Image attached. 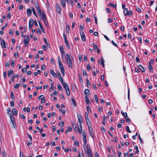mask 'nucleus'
Returning <instances> with one entry per match:
<instances>
[{
	"label": "nucleus",
	"mask_w": 157,
	"mask_h": 157,
	"mask_svg": "<svg viewBox=\"0 0 157 157\" xmlns=\"http://www.w3.org/2000/svg\"><path fill=\"white\" fill-rule=\"evenodd\" d=\"M66 90V94H67V95L68 96H69L70 95V92L69 88L68 89H67V90Z\"/></svg>",
	"instance_id": "473e14b6"
},
{
	"label": "nucleus",
	"mask_w": 157,
	"mask_h": 157,
	"mask_svg": "<svg viewBox=\"0 0 157 157\" xmlns=\"http://www.w3.org/2000/svg\"><path fill=\"white\" fill-rule=\"evenodd\" d=\"M148 69H149V71L152 72L153 70V67L151 65V62L149 63Z\"/></svg>",
	"instance_id": "dca6fc26"
},
{
	"label": "nucleus",
	"mask_w": 157,
	"mask_h": 157,
	"mask_svg": "<svg viewBox=\"0 0 157 157\" xmlns=\"http://www.w3.org/2000/svg\"><path fill=\"white\" fill-rule=\"evenodd\" d=\"M83 147L84 151L86 153V152L91 151L89 145L88 144H86V145L84 144Z\"/></svg>",
	"instance_id": "f03ea898"
},
{
	"label": "nucleus",
	"mask_w": 157,
	"mask_h": 157,
	"mask_svg": "<svg viewBox=\"0 0 157 157\" xmlns=\"http://www.w3.org/2000/svg\"><path fill=\"white\" fill-rule=\"evenodd\" d=\"M80 34L81 36L82 40L83 41H85L86 37L83 32L82 31H80Z\"/></svg>",
	"instance_id": "0eeeda50"
},
{
	"label": "nucleus",
	"mask_w": 157,
	"mask_h": 157,
	"mask_svg": "<svg viewBox=\"0 0 157 157\" xmlns=\"http://www.w3.org/2000/svg\"><path fill=\"white\" fill-rule=\"evenodd\" d=\"M14 73V72L13 70H10L8 71V76L9 77H10L11 75H13Z\"/></svg>",
	"instance_id": "9d476101"
},
{
	"label": "nucleus",
	"mask_w": 157,
	"mask_h": 157,
	"mask_svg": "<svg viewBox=\"0 0 157 157\" xmlns=\"http://www.w3.org/2000/svg\"><path fill=\"white\" fill-rule=\"evenodd\" d=\"M36 10L37 12L38 13V14H41V13H42V12H41L40 7H37V8H36Z\"/></svg>",
	"instance_id": "5701e85b"
},
{
	"label": "nucleus",
	"mask_w": 157,
	"mask_h": 157,
	"mask_svg": "<svg viewBox=\"0 0 157 157\" xmlns=\"http://www.w3.org/2000/svg\"><path fill=\"white\" fill-rule=\"evenodd\" d=\"M126 129L128 132L129 133H131V131L130 130L129 127L128 126H127L126 127Z\"/></svg>",
	"instance_id": "603ef678"
},
{
	"label": "nucleus",
	"mask_w": 157,
	"mask_h": 157,
	"mask_svg": "<svg viewBox=\"0 0 157 157\" xmlns=\"http://www.w3.org/2000/svg\"><path fill=\"white\" fill-rule=\"evenodd\" d=\"M101 60H99V63L101 65H102L103 67H104L105 65L104 63V60L103 59V57H101Z\"/></svg>",
	"instance_id": "4468645a"
},
{
	"label": "nucleus",
	"mask_w": 157,
	"mask_h": 157,
	"mask_svg": "<svg viewBox=\"0 0 157 157\" xmlns=\"http://www.w3.org/2000/svg\"><path fill=\"white\" fill-rule=\"evenodd\" d=\"M20 86V84L19 83H17L14 86V87L16 89H17Z\"/></svg>",
	"instance_id": "58836bf2"
},
{
	"label": "nucleus",
	"mask_w": 157,
	"mask_h": 157,
	"mask_svg": "<svg viewBox=\"0 0 157 157\" xmlns=\"http://www.w3.org/2000/svg\"><path fill=\"white\" fill-rule=\"evenodd\" d=\"M94 97L96 103H98V98L97 95L96 94H94Z\"/></svg>",
	"instance_id": "bb28decb"
},
{
	"label": "nucleus",
	"mask_w": 157,
	"mask_h": 157,
	"mask_svg": "<svg viewBox=\"0 0 157 157\" xmlns=\"http://www.w3.org/2000/svg\"><path fill=\"white\" fill-rule=\"evenodd\" d=\"M58 78L62 84L64 83L63 82V78L61 76L58 77Z\"/></svg>",
	"instance_id": "72a5a7b5"
},
{
	"label": "nucleus",
	"mask_w": 157,
	"mask_h": 157,
	"mask_svg": "<svg viewBox=\"0 0 157 157\" xmlns=\"http://www.w3.org/2000/svg\"><path fill=\"white\" fill-rule=\"evenodd\" d=\"M59 125L61 127H63L64 126V122L62 121L61 122L59 123Z\"/></svg>",
	"instance_id": "a18cd8bd"
},
{
	"label": "nucleus",
	"mask_w": 157,
	"mask_h": 157,
	"mask_svg": "<svg viewBox=\"0 0 157 157\" xmlns=\"http://www.w3.org/2000/svg\"><path fill=\"white\" fill-rule=\"evenodd\" d=\"M62 84L64 88L65 89V90H67V89H69V86L67 83L64 82Z\"/></svg>",
	"instance_id": "6ab92c4d"
},
{
	"label": "nucleus",
	"mask_w": 157,
	"mask_h": 157,
	"mask_svg": "<svg viewBox=\"0 0 157 157\" xmlns=\"http://www.w3.org/2000/svg\"><path fill=\"white\" fill-rule=\"evenodd\" d=\"M136 10L138 11V12L139 13H140V12H141V10L138 7H137L136 8Z\"/></svg>",
	"instance_id": "8fccbe9b"
},
{
	"label": "nucleus",
	"mask_w": 157,
	"mask_h": 157,
	"mask_svg": "<svg viewBox=\"0 0 157 157\" xmlns=\"http://www.w3.org/2000/svg\"><path fill=\"white\" fill-rule=\"evenodd\" d=\"M121 114L125 118H126V117H128L126 113H124L123 111H121Z\"/></svg>",
	"instance_id": "a878e982"
},
{
	"label": "nucleus",
	"mask_w": 157,
	"mask_h": 157,
	"mask_svg": "<svg viewBox=\"0 0 157 157\" xmlns=\"http://www.w3.org/2000/svg\"><path fill=\"white\" fill-rule=\"evenodd\" d=\"M69 15L71 18L73 17V14L71 12H70L69 13Z\"/></svg>",
	"instance_id": "774afa93"
},
{
	"label": "nucleus",
	"mask_w": 157,
	"mask_h": 157,
	"mask_svg": "<svg viewBox=\"0 0 157 157\" xmlns=\"http://www.w3.org/2000/svg\"><path fill=\"white\" fill-rule=\"evenodd\" d=\"M71 100L72 101V103L75 106H76V103L75 102V100L74 98H72Z\"/></svg>",
	"instance_id": "e433bc0d"
},
{
	"label": "nucleus",
	"mask_w": 157,
	"mask_h": 157,
	"mask_svg": "<svg viewBox=\"0 0 157 157\" xmlns=\"http://www.w3.org/2000/svg\"><path fill=\"white\" fill-rule=\"evenodd\" d=\"M87 153L89 156L90 157H92L93 155L91 151L86 152Z\"/></svg>",
	"instance_id": "c9c22d12"
},
{
	"label": "nucleus",
	"mask_w": 157,
	"mask_h": 157,
	"mask_svg": "<svg viewBox=\"0 0 157 157\" xmlns=\"http://www.w3.org/2000/svg\"><path fill=\"white\" fill-rule=\"evenodd\" d=\"M13 114L14 115L16 116L17 114V111L15 108H13L12 109Z\"/></svg>",
	"instance_id": "a211bd4d"
},
{
	"label": "nucleus",
	"mask_w": 157,
	"mask_h": 157,
	"mask_svg": "<svg viewBox=\"0 0 157 157\" xmlns=\"http://www.w3.org/2000/svg\"><path fill=\"white\" fill-rule=\"evenodd\" d=\"M36 33L37 34H41V32L39 29H36Z\"/></svg>",
	"instance_id": "338daca9"
},
{
	"label": "nucleus",
	"mask_w": 157,
	"mask_h": 157,
	"mask_svg": "<svg viewBox=\"0 0 157 157\" xmlns=\"http://www.w3.org/2000/svg\"><path fill=\"white\" fill-rule=\"evenodd\" d=\"M85 98L86 104L87 105H89L90 104V101L87 96L85 95Z\"/></svg>",
	"instance_id": "9b49d317"
},
{
	"label": "nucleus",
	"mask_w": 157,
	"mask_h": 157,
	"mask_svg": "<svg viewBox=\"0 0 157 157\" xmlns=\"http://www.w3.org/2000/svg\"><path fill=\"white\" fill-rule=\"evenodd\" d=\"M65 57L66 59V60L71 59V58L69 54L68 53H67L65 55Z\"/></svg>",
	"instance_id": "cd10ccee"
},
{
	"label": "nucleus",
	"mask_w": 157,
	"mask_h": 157,
	"mask_svg": "<svg viewBox=\"0 0 157 157\" xmlns=\"http://www.w3.org/2000/svg\"><path fill=\"white\" fill-rule=\"evenodd\" d=\"M77 117L78 119L79 123H81L82 122V117L81 115L79 114H77Z\"/></svg>",
	"instance_id": "ddd939ff"
},
{
	"label": "nucleus",
	"mask_w": 157,
	"mask_h": 157,
	"mask_svg": "<svg viewBox=\"0 0 157 157\" xmlns=\"http://www.w3.org/2000/svg\"><path fill=\"white\" fill-rule=\"evenodd\" d=\"M34 21L33 19H31L29 20V29L30 30L32 28L34 24Z\"/></svg>",
	"instance_id": "423d86ee"
},
{
	"label": "nucleus",
	"mask_w": 157,
	"mask_h": 157,
	"mask_svg": "<svg viewBox=\"0 0 157 157\" xmlns=\"http://www.w3.org/2000/svg\"><path fill=\"white\" fill-rule=\"evenodd\" d=\"M27 14L28 16H30L32 14V10L29 9L28 8L27 10Z\"/></svg>",
	"instance_id": "f3484780"
},
{
	"label": "nucleus",
	"mask_w": 157,
	"mask_h": 157,
	"mask_svg": "<svg viewBox=\"0 0 157 157\" xmlns=\"http://www.w3.org/2000/svg\"><path fill=\"white\" fill-rule=\"evenodd\" d=\"M139 67L140 68V69L141 70V71H142V72H144L145 71V69L141 65H139Z\"/></svg>",
	"instance_id": "393cba45"
},
{
	"label": "nucleus",
	"mask_w": 157,
	"mask_h": 157,
	"mask_svg": "<svg viewBox=\"0 0 157 157\" xmlns=\"http://www.w3.org/2000/svg\"><path fill=\"white\" fill-rule=\"evenodd\" d=\"M59 65L60 69L64 68V67L62 63H59Z\"/></svg>",
	"instance_id": "7c9ffc66"
},
{
	"label": "nucleus",
	"mask_w": 157,
	"mask_h": 157,
	"mask_svg": "<svg viewBox=\"0 0 157 157\" xmlns=\"http://www.w3.org/2000/svg\"><path fill=\"white\" fill-rule=\"evenodd\" d=\"M112 44L114 45V46H115V47H117V44H116L115 43H114V42L113 41V40H112Z\"/></svg>",
	"instance_id": "680f3d73"
},
{
	"label": "nucleus",
	"mask_w": 157,
	"mask_h": 157,
	"mask_svg": "<svg viewBox=\"0 0 157 157\" xmlns=\"http://www.w3.org/2000/svg\"><path fill=\"white\" fill-rule=\"evenodd\" d=\"M45 68H46V66L45 65H42V67H41V69L43 70H45Z\"/></svg>",
	"instance_id": "69168bd1"
},
{
	"label": "nucleus",
	"mask_w": 157,
	"mask_h": 157,
	"mask_svg": "<svg viewBox=\"0 0 157 157\" xmlns=\"http://www.w3.org/2000/svg\"><path fill=\"white\" fill-rule=\"evenodd\" d=\"M34 4L36 8L39 7L38 2H35Z\"/></svg>",
	"instance_id": "052dcab7"
},
{
	"label": "nucleus",
	"mask_w": 157,
	"mask_h": 157,
	"mask_svg": "<svg viewBox=\"0 0 157 157\" xmlns=\"http://www.w3.org/2000/svg\"><path fill=\"white\" fill-rule=\"evenodd\" d=\"M60 70L63 76H64L65 74L64 68L60 69Z\"/></svg>",
	"instance_id": "c85d7f7f"
},
{
	"label": "nucleus",
	"mask_w": 157,
	"mask_h": 157,
	"mask_svg": "<svg viewBox=\"0 0 157 157\" xmlns=\"http://www.w3.org/2000/svg\"><path fill=\"white\" fill-rule=\"evenodd\" d=\"M20 117L22 119H25V116L22 114H20Z\"/></svg>",
	"instance_id": "37998d69"
},
{
	"label": "nucleus",
	"mask_w": 157,
	"mask_h": 157,
	"mask_svg": "<svg viewBox=\"0 0 157 157\" xmlns=\"http://www.w3.org/2000/svg\"><path fill=\"white\" fill-rule=\"evenodd\" d=\"M38 15L40 17V19L43 21L44 24L46 27H48V24L44 11L42 12V13H41V14H39Z\"/></svg>",
	"instance_id": "f257e3e1"
},
{
	"label": "nucleus",
	"mask_w": 157,
	"mask_h": 157,
	"mask_svg": "<svg viewBox=\"0 0 157 157\" xmlns=\"http://www.w3.org/2000/svg\"><path fill=\"white\" fill-rule=\"evenodd\" d=\"M59 112H61V113H62L63 114H65V111H64V110H62V109H59Z\"/></svg>",
	"instance_id": "13d9d810"
},
{
	"label": "nucleus",
	"mask_w": 157,
	"mask_h": 157,
	"mask_svg": "<svg viewBox=\"0 0 157 157\" xmlns=\"http://www.w3.org/2000/svg\"><path fill=\"white\" fill-rule=\"evenodd\" d=\"M90 94V91L88 89H86L84 91V94L85 95H87L88 96V95L89 94Z\"/></svg>",
	"instance_id": "aec40b11"
},
{
	"label": "nucleus",
	"mask_w": 157,
	"mask_h": 157,
	"mask_svg": "<svg viewBox=\"0 0 157 157\" xmlns=\"http://www.w3.org/2000/svg\"><path fill=\"white\" fill-rule=\"evenodd\" d=\"M88 127L89 129V131L90 132L91 136L92 137V138H94V135L92 129H91L90 128L89 126H88Z\"/></svg>",
	"instance_id": "2eb2a0df"
},
{
	"label": "nucleus",
	"mask_w": 157,
	"mask_h": 157,
	"mask_svg": "<svg viewBox=\"0 0 157 157\" xmlns=\"http://www.w3.org/2000/svg\"><path fill=\"white\" fill-rule=\"evenodd\" d=\"M56 12L59 14H60L61 13V10L59 5L57 3L56 5Z\"/></svg>",
	"instance_id": "20e7f679"
},
{
	"label": "nucleus",
	"mask_w": 157,
	"mask_h": 157,
	"mask_svg": "<svg viewBox=\"0 0 157 157\" xmlns=\"http://www.w3.org/2000/svg\"><path fill=\"white\" fill-rule=\"evenodd\" d=\"M50 72L51 74L54 77H57V75L55 73L54 71L52 69H50Z\"/></svg>",
	"instance_id": "1a4fd4ad"
},
{
	"label": "nucleus",
	"mask_w": 157,
	"mask_h": 157,
	"mask_svg": "<svg viewBox=\"0 0 157 157\" xmlns=\"http://www.w3.org/2000/svg\"><path fill=\"white\" fill-rule=\"evenodd\" d=\"M15 62L11 60V66L13 67H14Z\"/></svg>",
	"instance_id": "a19ab883"
},
{
	"label": "nucleus",
	"mask_w": 157,
	"mask_h": 157,
	"mask_svg": "<svg viewBox=\"0 0 157 157\" xmlns=\"http://www.w3.org/2000/svg\"><path fill=\"white\" fill-rule=\"evenodd\" d=\"M101 131L103 132H105V129L104 128V127L103 126H101Z\"/></svg>",
	"instance_id": "864d4df0"
},
{
	"label": "nucleus",
	"mask_w": 157,
	"mask_h": 157,
	"mask_svg": "<svg viewBox=\"0 0 157 157\" xmlns=\"http://www.w3.org/2000/svg\"><path fill=\"white\" fill-rule=\"evenodd\" d=\"M61 52V54L62 59H63V56L64 55H65V51H63V52L62 51V52Z\"/></svg>",
	"instance_id": "c03bdc74"
},
{
	"label": "nucleus",
	"mask_w": 157,
	"mask_h": 157,
	"mask_svg": "<svg viewBox=\"0 0 157 157\" xmlns=\"http://www.w3.org/2000/svg\"><path fill=\"white\" fill-rule=\"evenodd\" d=\"M70 27L69 25H67V27H66V31L68 33H69V32L70 30Z\"/></svg>",
	"instance_id": "c756f323"
},
{
	"label": "nucleus",
	"mask_w": 157,
	"mask_h": 157,
	"mask_svg": "<svg viewBox=\"0 0 157 157\" xmlns=\"http://www.w3.org/2000/svg\"><path fill=\"white\" fill-rule=\"evenodd\" d=\"M44 98V96L43 95H41L39 97V99L40 100H42Z\"/></svg>",
	"instance_id": "e2e57ef3"
},
{
	"label": "nucleus",
	"mask_w": 157,
	"mask_h": 157,
	"mask_svg": "<svg viewBox=\"0 0 157 157\" xmlns=\"http://www.w3.org/2000/svg\"><path fill=\"white\" fill-rule=\"evenodd\" d=\"M78 128L79 133L81 134L82 132V127Z\"/></svg>",
	"instance_id": "4d7b16f0"
},
{
	"label": "nucleus",
	"mask_w": 157,
	"mask_h": 157,
	"mask_svg": "<svg viewBox=\"0 0 157 157\" xmlns=\"http://www.w3.org/2000/svg\"><path fill=\"white\" fill-rule=\"evenodd\" d=\"M85 118H86V121L88 125V126L89 125H90V121L89 120V118L88 117V113L87 112L85 113Z\"/></svg>",
	"instance_id": "39448f33"
},
{
	"label": "nucleus",
	"mask_w": 157,
	"mask_h": 157,
	"mask_svg": "<svg viewBox=\"0 0 157 157\" xmlns=\"http://www.w3.org/2000/svg\"><path fill=\"white\" fill-rule=\"evenodd\" d=\"M32 11H33V14L36 17H37V15H36V11H35V10L34 9V8H32Z\"/></svg>",
	"instance_id": "79ce46f5"
},
{
	"label": "nucleus",
	"mask_w": 157,
	"mask_h": 157,
	"mask_svg": "<svg viewBox=\"0 0 157 157\" xmlns=\"http://www.w3.org/2000/svg\"><path fill=\"white\" fill-rule=\"evenodd\" d=\"M13 33V31L12 29L9 30V33L10 35H12Z\"/></svg>",
	"instance_id": "3c124183"
},
{
	"label": "nucleus",
	"mask_w": 157,
	"mask_h": 157,
	"mask_svg": "<svg viewBox=\"0 0 157 157\" xmlns=\"http://www.w3.org/2000/svg\"><path fill=\"white\" fill-rule=\"evenodd\" d=\"M1 46L2 48H6V47L5 42L4 40H2L1 43Z\"/></svg>",
	"instance_id": "f8f14e48"
},
{
	"label": "nucleus",
	"mask_w": 157,
	"mask_h": 157,
	"mask_svg": "<svg viewBox=\"0 0 157 157\" xmlns=\"http://www.w3.org/2000/svg\"><path fill=\"white\" fill-rule=\"evenodd\" d=\"M78 57L79 60L80 61H82V56L81 55H79Z\"/></svg>",
	"instance_id": "ea45409f"
},
{
	"label": "nucleus",
	"mask_w": 157,
	"mask_h": 157,
	"mask_svg": "<svg viewBox=\"0 0 157 157\" xmlns=\"http://www.w3.org/2000/svg\"><path fill=\"white\" fill-rule=\"evenodd\" d=\"M61 4L63 7H64L66 6L65 1V0H61Z\"/></svg>",
	"instance_id": "4be33fe9"
},
{
	"label": "nucleus",
	"mask_w": 157,
	"mask_h": 157,
	"mask_svg": "<svg viewBox=\"0 0 157 157\" xmlns=\"http://www.w3.org/2000/svg\"><path fill=\"white\" fill-rule=\"evenodd\" d=\"M87 69L89 70H90L91 69V67L89 64H88L87 65Z\"/></svg>",
	"instance_id": "6e6d98bb"
},
{
	"label": "nucleus",
	"mask_w": 157,
	"mask_h": 157,
	"mask_svg": "<svg viewBox=\"0 0 157 157\" xmlns=\"http://www.w3.org/2000/svg\"><path fill=\"white\" fill-rule=\"evenodd\" d=\"M57 86L59 90H61L62 89V88L60 85L58 84Z\"/></svg>",
	"instance_id": "5fc2aeb1"
},
{
	"label": "nucleus",
	"mask_w": 157,
	"mask_h": 157,
	"mask_svg": "<svg viewBox=\"0 0 157 157\" xmlns=\"http://www.w3.org/2000/svg\"><path fill=\"white\" fill-rule=\"evenodd\" d=\"M66 61L68 67L71 69H72L73 68L72 63L71 59Z\"/></svg>",
	"instance_id": "6e6552de"
},
{
	"label": "nucleus",
	"mask_w": 157,
	"mask_h": 157,
	"mask_svg": "<svg viewBox=\"0 0 157 157\" xmlns=\"http://www.w3.org/2000/svg\"><path fill=\"white\" fill-rule=\"evenodd\" d=\"M86 111L88 112L89 113H91V109L89 106L86 107Z\"/></svg>",
	"instance_id": "2f4dec72"
},
{
	"label": "nucleus",
	"mask_w": 157,
	"mask_h": 157,
	"mask_svg": "<svg viewBox=\"0 0 157 157\" xmlns=\"http://www.w3.org/2000/svg\"><path fill=\"white\" fill-rule=\"evenodd\" d=\"M7 112L8 113H9L10 115H11V112L10 109V108H9L7 110Z\"/></svg>",
	"instance_id": "bf43d9fd"
},
{
	"label": "nucleus",
	"mask_w": 157,
	"mask_h": 157,
	"mask_svg": "<svg viewBox=\"0 0 157 157\" xmlns=\"http://www.w3.org/2000/svg\"><path fill=\"white\" fill-rule=\"evenodd\" d=\"M59 48L60 52H62V51H64V48L63 46H60L59 47Z\"/></svg>",
	"instance_id": "f704fd0d"
},
{
	"label": "nucleus",
	"mask_w": 157,
	"mask_h": 157,
	"mask_svg": "<svg viewBox=\"0 0 157 157\" xmlns=\"http://www.w3.org/2000/svg\"><path fill=\"white\" fill-rule=\"evenodd\" d=\"M83 140L84 143V144L86 145L87 143L86 137H83Z\"/></svg>",
	"instance_id": "4c0bfd02"
},
{
	"label": "nucleus",
	"mask_w": 157,
	"mask_h": 157,
	"mask_svg": "<svg viewBox=\"0 0 157 157\" xmlns=\"http://www.w3.org/2000/svg\"><path fill=\"white\" fill-rule=\"evenodd\" d=\"M26 68L25 67H24L22 70V72L23 73H24L26 72Z\"/></svg>",
	"instance_id": "09e8293b"
},
{
	"label": "nucleus",
	"mask_w": 157,
	"mask_h": 157,
	"mask_svg": "<svg viewBox=\"0 0 157 157\" xmlns=\"http://www.w3.org/2000/svg\"><path fill=\"white\" fill-rule=\"evenodd\" d=\"M128 8H125L124 9V14L125 16L128 15Z\"/></svg>",
	"instance_id": "412c9836"
},
{
	"label": "nucleus",
	"mask_w": 157,
	"mask_h": 157,
	"mask_svg": "<svg viewBox=\"0 0 157 157\" xmlns=\"http://www.w3.org/2000/svg\"><path fill=\"white\" fill-rule=\"evenodd\" d=\"M65 43L66 44V46L67 48L68 49H70V46L69 44V43L67 40H65Z\"/></svg>",
	"instance_id": "b1692460"
},
{
	"label": "nucleus",
	"mask_w": 157,
	"mask_h": 157,
	"mask_svg": "<svg viewBox=\"0 0 157 157\" xmlns=\"http://www.w3.org/2000/svg\"><path fill=\"white\" fill-rule=\"evenodd\" d=\"M132 13V11L130 10V11H128V15L129 16H131Z\"/></svg>",
	"instance_id": "49530a36"
},
{
	"label": "nucleus",
	"mask_w": 157,
	"mask_h": 157,
	"mask_svg": "<svg viewBox=\"0 0 157 157\" xmlns=\"http://www.w3.org/2000/svg\"><path fill=\"white\" fill-rule=\"evenodd\" d=\"M63 37L65 40H67V36L64 32L63 33Z\"/></svg>",
	"instance_id": "de8ad7c7"
},
{
	"label": "nucleus",
	"mask_w": 157,
	"mask_h": 157,
	"mask_svg": "<svg viewBox=\"0 0 157 157\" xmlns=\"http://www.w3.org/2000/svg\"><path fill=\"white\" fill-rule=\"evenodd\" d=\"M83 74L84 75H87L86 71L85 70H83Z\"/></svg>",
	"instance_id": "0e129e2a"
},
{
	"label": "nucleus",
	"mask_w": 157,
	"mask_h": 157,
	"mask_svg": "<svg viewBox=\"0 0 157 157\" xmlns=\"http://www.w3.org/2000/svg\"><path fill=\"white\" fill-rule=\"evenodd\" d=\"M29 41V36H26L24 40V43L25 44V46L26 47L28 45V43Z\"/></svg>",
	"instance_id": "7ed1b4c3"
}]
</instances>
